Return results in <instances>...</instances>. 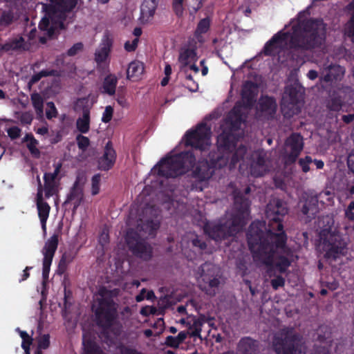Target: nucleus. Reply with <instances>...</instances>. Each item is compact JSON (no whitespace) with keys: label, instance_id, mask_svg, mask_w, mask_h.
Instances as JSON below:
<instances>
[{"label":"nucleus","instance_id":"5fc2aeb1","mask_svg":"<svg viewBox=\"0 0 354 354\" xmlns=\"http://www.w3.org/2000/svg\"><path fill=\"white\" fill-rule=\"evenodd\" d=\"M83 46H84L82 42L75 44L71 48L68 50L67 55L68 56H74L77 55L78 53L83 50Z\"/></svg>","mask_w":354,"mask_h":354},{"label":"nucleus","instance_id":"a19ab883","mask_svg":"<svg viewBox=\"0 0 354 354\" xmlns=\"http://www.w3.org/2000/svg\"><path fill=\"white\" fill-rule=\"evenodd\" d=\"M209 28V19L205 18L201 20L195 31V37L199 42H203L201 34L206 32Z\"/></svg>","mask_w":354,"mask_h":354},{"label":"nucleus","instance_id":"72a5a7b5","mask_svg":"<svg viewBox=\"0 0 354 354\" xmlns=\"http://www.w3.org/2000/svg\"><path fill=\"white\" fill-rule=\"evenodd\" d=\"M118 78L115 75L113 74L107 75L103 82L102 92L109 95H113L115 93Z\"/></svg>","mask_w":354,"mask_h":354},{"label":"nucleus","instance_id":"c03bdc74","mask_svg":"<svg viewBox=\"0 0 354 354\" xmlns=\"http://www.w3.org/2000/svg\"><path fill=\"white\" fill-rule=\"evenodd\" d=\"M246 151L247 149L243 145H240L237 147L231 157L230 166L234 167L239 160H242L245 155Z\"/></svg>","mask_w":354,"mask_h":354},{"label":"nucleus","instance_id":"39448f33","mask_svg":"<svg viewBox=\"0 0 354 354\" xmlns=\"http://www.w3.org/2000/svg\"><path fill=\"white\" fill-rule=\"evenodd\" d=\"M44 4L46 15L39 23V28L47 32L49 37L58 32L59 29H65L64 21L67 14L75 7L77 0H48Z\"/></svg>","mask_w":354,"mask_h":354},{"label":"nucleus","instance_id":"f8f14e48","mask_svg":"<svg viewBox=\"0 0 354 354\" xmlns=\"http://www.w3.org/2000/svg\"><path fill=\"white\" fill-rule=\"evenodd\" d=\"M126 239L128 247L133 255L144 261H149L151 259L152 247L144 238L140 237L133 229H130L127 232Z\"/></svg>","mask_w":354,"mask_h":354},{"label":"nucleus","instance_id":"b1692460","mask_svg":"<svg viewBox=\"0 0 354 354\" xmlns=\"http://www.w3.org/2000/svg\"><path fill=\"white\" fill-rule=\"evenodd\" d=\"M257 93V86L255 83L248 81L242 88V99L245 106H250L255 101V96Z\"/></svg>","mask_w":354,"mask_h":354},{"label":"nucleus","instance_id":"052dcab7","mask_svg":"<svg viewBox=\"0 0 354 354\" xmlns=\"http://www.w3.org/2000/svg\"><path fill=\"white\" fill-rule=\"evenodd\" d=\"M271 286L274 290H277L279 287L285 285V279L281 276H277L270 281Z\"/></svg>","mask_w":354,"mask_h":354},{"label":"nucleus","instance_id":"e2e57ef3","mask_svg":"<svg viewBox=\"0 0 354 354\" xmlns=\"http://www.w3.org/2000/svg\"><path fill=\"white\" fill-rule=\"evenodd\" d=\"M188 6L196 13L203 6V0H188Z\"/></svg>","mask_w":354,"mask_h":354},{"label":"nucleus","instance_id":"cd10ccee","mask_svg":"<svg viewBox=\"0 0 354 354\" xmlns=\"http://www.w3.org/2000/svg\"><path fill=\"white\" fill-rule=\"evenodd\" d=\"M217 144L219 148L230 152L232 151L236 146L234 136L227 132H223L218 136Z\"/></svg>","mask_w":354,"mask_h":354},{"label":"nucleus","instance_id":"0eeeda50","mask_svg":"<svg viewBox=\"0 0 354 354\" xmlns=\"http://www.w3.org/2000/svg\"><path fill=\"white\" fill-rule=\"evenodd\" d=\"M272 346L277 354H306L302 336L292 328L277 332L274 336Z\"/></svg>","mask_w":354,"mask_h":354},{"label":"nucleus","instance_id":"8fccbe9b","mask_svg":"<svg viewBox=\"0 0 354 354\" xmlns=\"http://www.w3.org/2000/svg\"><path fill=\"white\" fill-rule=\"evenodd\" d=\"M17 331L19 332L21 337L23 339L21 346H30V345L32 344V339L28 335L26 332L21 330L19 328H17Z\"/></svg>","mask_w":354,"mask_h":354},{"label":"nucleus","instance_id":"c85d7f7f","mask_svg":"<svg viewBox=\"0 0 354 354\" xmlns=\"http://www.w3.org/2000/svg\"><path fill=\"white\" fill-rule=\"evenodd\" d=\"M178 60L182 65L181 71L187 73V66L196 61V53L194 49H186L180 53Z\"/></svg>","mask_w":354,"mask_h":354},{"label":"nucleus","instance_id":"20e7f679","mask_svg":"<svg viewBox=\"0 0 354 354\" xmlns=\"http://www.w3.org/2000/svg\"><path fill=\"white\" fill-rule=\"evenodd\" d=\"M118 292V289L109 290L106 288H100L99 294L102 298L99 302L100 306L95 311L97 324L103 328L108 336L109 333L113 335L110 338L111 342H113V339L119 337L122 331V324L116 320L117 305L111 298Z\"/></svg>","mask_w":354,"mask_h":354},{"label":"nucleus","instance_id":"4be33fe9","mask_svg":"<svg viewBox=\"0 0 354 354\" xmlns=\"http://www.w3.org/2000/svg\"><path fill=\"white\" fill-rule=\"evenodd\" d=\"M113 45V39L108 35L103 37L102 43L95 53V61L100 65L107 59Z\"/></svg>","mask_w":354,"mask_h":354},{"label":"nucleus","instance_id":"7ed1b4c3","mask_svg":"<svg viewBox=\"0 0 354 354\" xmlns=\"http://www.w3.org/2000/svg\"><path fill=\"white\" fill-rule=\"evenodd\" d=\"M250 187H247L244 193L240 190H234V205L236 214L230 219L218 223H207L204 227L205 232L216 241H221L230 236H234L245 224V220L248 216L250 201L244 194L250 192Z\"/></svg>","mask_w":354,"mask_h":354},{"label":"nucleus","instance_id":"680f3d73","mask_svg":"<svg viewBox=\"0 0 354 354\" xmlns=\"http://www.w3.org/2000/svg\"><path fill=\"white\" fill-rule=\"evenodd\" d=\"M113 113V109L111 106H107L105 108V111L103 113V116L102 118V122L104 123H107L111 121Z\"/></svg>","mask_w":354,"mask_h":354},{"label":"nucleus","instance_id":"4c0bfd02","mask_svg":"<svg viewBox=\"0 0 354 354\" xmlns=\"http://www.w3.org/2000/svg\"><path fill=\"white\" fill-rule=\"evenodd\" d=\"M192 324L194 328V331H187L189 333L190 337H200V333L201 332V328L203 324L206 322L207 319L205 315H201L199 317H194L192 319Z\"/></svg>","mask_w":354,"mask_h":354},{"label":"nucleus","instance_id":"79ce46f5","mask_svg":"<svg viewBox=\"0 0 354 354\" xmlns=\"http://www.w3.org/2000/svg\"><path fill=\"white\" fill-rule=\"evenodd\" d=\"M348 10L352 11L351 17L347 23L345 33L349 37H354V0H353L348 6Z\"/></svg>","mask_w":354,"mask_h":354},{"label":"nucleus","instance_id":"9b49d317","mask_svg":"<svg viewBox=\"0 0 354 354\" xmlns=\"http://www.w3.org/2000/svg\"><path fill=\"white\" fill-rule=\"evenodd\" d=\"M302 100V88L297 84L287 85L282 95L281 109L285 117L298 113L297 104Z\"/></svg>","mask_w":354,"mask_h":354},{"label":"nucleus","instance_id":"393cba45","mask_svg":"<svg viewBox=\"0 0 354 354\" xmlns=\"http://www.w3.org/2000/svg\"><path fill=\"white\" fill-rule=\"evenodd\" d=\"M83 197L82 188L79 185L78 182H75L63 205H66L69 203L73 202L74 204L73 212L74 213L81 204Z\"/></svg>","mask_w":354,"mask_h":354},{"label":"nucleus","instance_id":"ddd939ff","mask_svg":"<svg viewBox=\"0 0 354 354\" xmlns=\"http://www.w3.org/2000/svg\"><path fill=\"white\" fill-rule=\"evenodd\" d=\"M210 128L206 124H200L194 131L187 134V144L205 150L210 145Z\"/></svg>","mask_w":354,"mask_h":354},{"label":"nucleus","instance_id":"bf43d9fd","mask_svg":"<svg viewBox=\"0 0 354 354\" xmlns=\"http://www.w3.org/2000/svg\"><path fill=\"white\" fill-rule=\"evenodd\" d=\"M49 335H44L38 341V347L39 349H46L50 345Z\"/></svg>","mask_w":354,"mask_h":354},{"label":"nucleus","instance_id":"864d4df0","mask_svg":"<svg viewBox=\"0 0 354 354\" xmlns=\"http://www.w3.org/2000/svg\"><path fill=\"white\" fill-rule=\"evenodd\" d=\"M13 19V15L10 12H3L0 17V24L8 25Z\"/></svg>","mask_w":354,"mask_h":354},{"label":"nucleus","instance_id":"2f4dec72","mask_svg":"<svg viewBox=\"0 0 354 354\" xmlns=\"http://www.w3.org/2000/svg\"><path fill=\"white\" fill-rule=\"evenodd\" d=\"M144 72V65L140 61H133L128 66L127 70V78L128 80H136L140 77V76Z\"/></svg>","mask_w":354,"mask_h":354},{"label":"nucleus","instance_id":"4468645a","mask_svg":"<svg viewBox=\"0 0 354 354\" xmlns=\"http://www.w3.org/2000/svg\"><path fill=\"white\" fill-rule=\"evenodd\" d=\"M271 168V162L268 153L259 149L255 151L252 155L250 165L251 175L254 177H260L268 173Z\"/></svg>","mask_w":354,"mask_h":354},{"label":"nucleus","instance_id":"2eb2a0df","mask_svg":"<svg viewBox=\"0 0 354 354\" xmlns=\"http://www.w3.org/2000/svg\"><path fill=\"white\" fill-rule=\"evenodd\" d=\"M91 106L92 104L87 98L78 99L74 105V110L80 115L76 122L77 129L82 133H85L89 130Z\"/></svg>","mask_w":354,"mask_h":354},{"label":"nucleus","instance_id":"4d7b16f0","mask_svg":"<svg viewBox=\"0 0 354 354\" xmlns=\"http://www.w3.org/2000/svg\"><path fill=\"white\" fill-rule=\"evenodd\" d=\"M312 158L310 156H306L305 158H301L299 164L301 167L302 171L305 173L310 170L309 164L312 162Z\"/></svg>","mask_w":354,"mask_h":354},{"label":"nucleus","instance_id":"f03ea898","mask_svg":"<svg viewBox=\"0 0 354 354\" xmlns=\"http://www.w3.org/2000/svg\"><path fill=\"white\" fill-rule=\"evenodd\" d=\"M305 15L300 12L297 19L291 22V34L279 31L266 44L261 53L273 56L288 48L308 51L320 48L326 39V25L322 19H305Z\"/></svg>","mask_w":354,"mask_h":354},{"label":"nucleus","instance_id":"774afa93","mask_svg":"<svg viewBox=\"0 0 354 354\" xmlns=\"http://www.w3.org/2000/svg\"><path fill=\"white\" fill-rule=\"evenodd\" d=\"M347 165L348 169L354 174V150L348 157Z\"/></svg>","mask_w":354,"mask_h":354},{"label":"nucleus","instance_id":"1a4fd4ad","mask_svg":"<svg viewBox=\"0 0 354 354\" xmlns=\"http://www.w3.org/2000/svg\"><path fill=\"white\" fill-rule=\"evenodd\" d=\"M322 248L326 252L328 258L336 259L340 254H343L346 249V242L342 238L336 229H324L321 233Z\"/></svg>","mask_w":354,"mask_h":354},{"label":"nucleus","instance_id":"f257e3e1","mask_svg":"<svg viewBox=\"0 0 354 354\" xmlns=\"http://www.w3.org/2000/svg\"><path fill=\"white\" fill-rule=\"evenodd\" d=\"M288 213L284 201L271 199L267 205L266 215L268 227L261 221L253 222L247 232L248 243L255 261L269 265L277 248H284L287 236L283 231V218Z\"/></svg>","mask_w":354,"mask_h":354},{"label":"nucleus","instance_id":"6e6d98bb","mask_svg":"<svg viewBox=\"0 0 354 354\" xmlns=\"http://www.w3.org/2000/svg\"><path fill=\"white\" fill-rule=\"evenodd\" d=\"M158 307L161 309H165L171 305V297L168 295L161 297L158 302Z\"/></svg>","mask_w":354,"mask_h":354},{"label":"nucleus","instance_id":"338daca9","mask_svg":"<svg viewBox=\"0 0 354 354\" xmlns=\"http://www.w3.org/2000/svg\"><path fill=\"white\" fill-rule=\"evenodd\" d=\"M120 353L121 354H144L140 351L135 348H132L129 346H122L120 347Z\"/></svg>","mask_w":354,"mask_h":354},{"label":"nucleus","instance_id":"a18cd8bd","mask_svg":"<svg viewBox=\"0 0 354 354\" xmlns=\"http://www.w3.org/2000/svg\"><path fill=\"white\" fill-rule=\"evenodd\" d=\"M44 178L46 197L49 198L56 194L58 192L57 182H50L46 179V177Z\"/></svg>","mask_w":354,"mask_h":354},{"label":"nucleus","instance_id":"c9c22d12","mask_svg":"<svg viewBox=\"0 0 354 354\" xmlns=\"http://www.w3.org/2000/svg\"><path fill=\"white\" fill-rule=\"evenodd\" d=\"M30 100L37 117L41 118L44 115V98L38 93L30 95Z\"/></svg>","mask_w":354,"mask_h":354},{"label":"nucleus","instance_id":"13d9d810","mask_svg":"<svg viewBox=\"0 0 354 354\" xmlns=\"http://www.w3.org/2000/svg\"><path fill=\"white\" fill-rule=\"evenodd\" d=\"M19 119L21 124H30L33 119V115L30 112L27 111L21 113V115L20 117H19Z\"/></svg>","mask_w":354,"mask_h":354},{"label":"nucleus","instance_id":"aec40b11","mask_svg":"<svg viewBox=\"0 0 354 354\" xmlns=\"http://www.w3.org/2000/svg\"><path fill=\"white\" fill-rule=\"evenodd\" d=\"M115 152L111 142H108L104 147L103 156L98 160V168L106 171L111 169L115 160Z\"/></svg>","mask_w":354,"mask_h":354},{"label":"nucleus","instance_id":"dca6fc26","mask_svg":"<svg viewBox=\"0 0 354 354\" xmlns=\"http://www.w3.org/2000/svg\"><path fill=\"white\" fill-rule=\"evenodd\" d=\"M57 245L58 236L54 234L46 242L45 245L42 249V254L44 255L42 277L44 280H47L48 279L50 267L55 251L57 248Z\"/></svg>","mask_w":354,"mask_h":354},{"label":"nucleus","instance_id":"7c9ffc66","mask_svg":"<svg viewBox=\"0 0 354 354\" xmlns=\"http://www.w3.org/2000/svg\"><path fill=\"white\" fill-rule=\"evenodd\" d=\"M214 169L209 165L207 161L201 162L194 171V176L200 180H205L210 178Z\"/></svg>","mask_w":354,"mask_h":354},{"label":"nucleus","instance_id":"49530a36","mask_svg":"<svg viewBox=\"0 0 354 354\" xmlns=\"http://www.w3.org/2000/svg\"><path fill=\"white\" fill-rule=\"evenodd\" d=\"M343 105V101L339 96H333L327 104V107L334 111H339Z\"/></svg>","mask_w":354,"mask_h":354},{"label":"nucleus","instance_id":"69168bd1","mask_svg":"<svg viewBox=\"0 0 354 354\" xmlns=\"http://www.w3.org/2000/svg\"><path fill=\"white\" fill-rule=\"evenodd\" d=\"M138 41H139L138 38H135L132 41V42L127 41L124 44L125 50L128 52L134 51L136 50V48H137Z\"/></svg>","mask_w":354,"mask_h":354},{"label":"nucleus","instance_id":"5701e85b","mask_svg":"<svg viewBox=\"0 0 354 354\" xmlns=\"http://www.w3.org/2000/svg\"><path fill=\"white\" fill-rule=\"evenodd\" d=\"M237 351L240 354H259V342L250 337H243L237 344Z\"/></svg>","mask_w":354,"mask_h":354},{"label":"nucleus","instance_id":"473e14b6","mask_svg":"<svg viewBox=\"0 0 354 354\" xmlns=\"http://www.w3.org/2000/svg\"><path fill=\"white\" fill-rule=\"evenodd\" d=\"M158 0H144L141 5V15L143 19L152 17L158 6Z\"/></svg>","mask_w":354,"mask_h":354},{"label":"nucleus","instance_id":"f3484780","mask_svg":"<svg viewBox=\"0 0 354 354\" xmlns=\"http://www.w3.org/2000/svg\"><path fill=\"white\" fill-rule=\"evenodd\" d=\"M288 155L285 159L286 165L293 163L303 149V138L299 134H292L286 142Z\"/></svg>","mask_w":354,"mask_h":354},{"label":"nucleus","instance_id":"f704fd0d","mask_svg":"<svg viewBox=\"0 0 354 354\" xmlns=\"http://www.w3.org/2000/svg\"><path fill=\"white\" fill-rule=\"evenodd\" d=\"M22 142L26 143V146L30 151V153L34 158H39L40 157V151L37 147L38 145V141L31 133H27L23 138Z\"/></svg>","mask_w":354,"mask_h":354},{"label":"nucleus","instance_id":"c756f323","mask_svg":"<svg viewBox=\"0 0 354 354\" xmlns=\"http://www.w3.org/2000/svg\"><path fill=\"white\" fill-rule=\"evenodd\" d=\"M259 109L265 114L272 116L276 111L277 104L274 98L270 97H262L259 100Z\"/></svg>","mask_w":354,"mask_h":354},{"label":"nucleus","instance_id":"a878e982","mask_svg":"<svg viewBox=\"0 0 354 354\" xmlns=\"http://www.w3.org/2000/svg\"><path fill=\"white\" fill-rule=\"evenodd\" d=\"M287 250H288L286 248V245L284 246V248H277L276 250V252H275L274 255L273 257V260H272V263L270 264H269V265H267L266 263H261V262L258 261H255L254 259V261L256 263H257L258 264H262V265H266L267 266H271L273 265V263L274 262V260H276V262H275L276 267L278 268V270H279V271L280 272L283 273L290 266V262L288 259V258H286L285 257L280 256V257H279L278 259H277V253L279 252V251L283 252V253H287Z\"/></svg>","mask_w":354,"mask_h":354},{"label":"nucleus","instance_id":"bb28decb","mask_svg":"<svg viewBox=\"0 0 354 354\" xmlns=\"http://www.w3.org/2000/svg\"><path fill=\"white\" fill-rule=\"evenodd\" d=\"M37 206L42 228L45 230L46 223L49 215L50 206L47 203L44 201L43 194H41V193L37 194Z\"/></svg>","mask_w":354,"mask_h":354},{"label":"nucleus","instance_id":"6ab92c4d","mask_svg":"<svg viewBox=\"0 0 354 354\" xmlns=\"http://www.w3.org/2000/svg\"><path fill=\"white\" fill-rule=\"evenodd\" d=\"M301 203V211L304 215L306 216L308 218L306 222H308L315 218L319 212L318 197L317 196H308Z\"/></svg>","mask_w":354,"mask_h":354},{"label":"nucleus","instance_id":"a211bd4d","mask_svg":"<svg viewBox=\"0 0 354 354\" xmlns=\"http://www.w3.org/2000/svg\"><path fill=\"white\" fill-rule=\"evenodd\" d=\"M345 73V69L337 64L324 66L322 69L320 80L325 82L341 81Z\"/></svg>","mask_w":354,"mask_h":354},{"label":"nucleus","instance_id":"e433bc0d","mask_svg":"<svg viewBox=\"0 0 354 354\" xmlns=\"http://www.w3.org/2000/svg\"><path fill=\"white\" fill-rule=\"evenodd\" d=\"M189 333L187 331H181L176 337H167L165 344L169 347L177 348L179 345L185 341Z\"/></svg>","mask_w":354,"mask_h":354},{"label":"nucleus","instance_id":"423d86ee","mask_svg":"<svg viewBox=\"0 0 354 354\" xmlns=\"http://www.w3.org/2000/svg\"><path fill=\"white\" fill-rule=\"evenodd\" d=\"M195 162L192 152H183L161 160L153 168V172L166 178H176L192 167Z\"/></svg>","mask_w":354,"mask_h":354},{"label":"nucleus","instance_id":"9d476101","mask_svg":"<svg viewBox=\"0 0 354 354\" xmlns=\"http://www.w3.org/2000/svg\"><path fill=\"white\" fill-rule=\"evenodd\" d=\"M154 212L153 207L146 206L142 211V215H139L135 232L140 237L147 239L155 236L160 223L156 218H154Z\"/></svg>","mask_w":354,"mask_h":354},{"label":"nucleus","instance_id":"0e129e2a","mask_svg":"<svg viewBox=\"0 0 354 354\" xmlns=\"http://www.w3.org/2000/svg\"><path fill=\"white\" fill-rule=\"evenodd\" d=\"M109 241V235L107 230L104 229L99 237V242L102 245V246H104Z\"/></svg>","mask_w":354,"mask_h":354},{"label":"nucleus","instance_id":"37998d69","mask_svg":"<svg viewBox=\"0 0 354 354\" xmlns=\"http://www.w3.org/2000/svg\"><path fill=\"white\" fill-rule=\"evenodd\" d=\"M74 258V256L71 252H64L59 262L57 273L62 274L66 269L67 265L71 263Z\"/></svg>","mask_w":354,"mask_h":354},{"label":"nucleus","instance_id":"3c124183","mask_svg":"<svg viewBox=\"0 0 354 354\" xmlns=\"http://www.w3.org/2000/svg\"><path fill=\"white\" fill-rule=\"evenodd\" d=\"M77 141L79 148L83 151H84L89 145V139L84 136H77Z\"/></svg>","mask_w":354,"mask_h":354},{"label":"nucleus","instance_id":"de8ad7c7","mask_svg":"<svg viewBox=\"0 0 354 354\" xmlns=\"http://www.w3.org/2000/svg\"><path fill=\"white\" fill-rule=\"evenodd\" d=\"M100 175L96 174L93 176L92 178V187H91V193L93 195H96L99 193L100 190Z\"/></svg>","mask_w":354,"mask_h":354},{"label":"nucleus","instance_id":"58836bf2","mask_svg":"<svg viewBox=\"0 0 354 354\" xmlns=\"http://www.w3.org/2000/svg\"><path fill=\"white\" fill-rule=\"evenodd\" d=\"M83 345L86 354H104L102 351L96 345V344L91 339H86L85 335L83 337Z\"/></svg>","mask_w":354,"mask_h":354},{"label":"nucleus","instance_id":"09e8293b","mask_svg":"<svg viewBox=\"0 0 354 354\" xmlns=\"http://www.w3.org/2000/svg\"><path fill=\"white\" fill-rule=\"evenodd\" d=\"M47 106L48 109L46 112V118L49 120L55 118L57 115V111L54 103L53 102H47Z\"/></svg>","mask_w":354,"mask_h":354},{"label":"nucleus","instance_id":"603ef678","mask_svg":"<svg viewBox=\"0 0 354 354\" xmlns=\"http://www.w3.org/2000/svg\"><path fill=\"white\" fill-rule=\"evenodd\" d=\"M21 130L18 127H12L7 130L8 136L11 140H15L20 137Z\"/></svg>","mask_w":354,"mask_h":354},{"label":"nucleus","instance_id":"ea45409f","mask_svg":"<svg viewBox=\"0 0 354 354\" xmlns=\"http://www.w3.org/2000/svg\"><path fill=\"white\" fill-rule=\"evenodd\" d=\"M3 49L6 51H8L10 50H18L23 49L26 50V48L24 44V39L22 37L19 38H16L15 39L11 40L8 43L6 44L3 46Z\"/></svg>","mask_w":354,"mask_h":354},{"label":"nucleus","instance_id":"412c9836","mask_svg":"<svg viewBox=\"0 0 354 354\" xmlns=\"http://www.w3.org/2000/svg\"><path fill=\"white\" fill-rule=\"evenodd\" d=\"M243 121V106L240 103H236L233 109L228 113L226 124L231 131H235L241 127Z\"/></svg>","mask_w":354,"mask_h":354},{"label":"nucleus","instance_id":"6e6552de","mask_svg":"<svg viewBox=\"0 0 354 354\" xmlns=\"http://www.w3.org/2000/svg\"><path fill=\"white\" fill-rule=\"evenodd\" d=\"M198 272L199 288L209 296H215L222 282L220 268L212 263L205 262L198 268Z\"/></svg>","mask_w":354,"mask_h":354}]
</instances>
